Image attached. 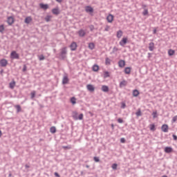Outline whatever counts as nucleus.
Segmentation results:
<instances>
[{
  "label": "nucleus",
  "mask_w": 177,
  "mask_h": 177,
  "mask_svg": "<svg viewBox=\"0 0 177 177\" xmlns=\"http://www.w3.org/2000/svg\"><path fill=\"white\" fill-rule=\"evenodd\" d=\"M67 55V47H64L61 49L60 56L62 59H66Z\"/></svg>",
  "instance_id": "obj_1"
},
{
  "label": "nucleus",
  "mask_w": 177,
  "mask_h": 177,
  "mask_svg": "<svg viewBox=\"0 0 177 177\" xmlns=\"http://www.w3.org/2000/svg\"><path fill=\"white\" fill-rule=\"evenodd\" d=\"M106 20H107L108 23H113V21H114V15L109 14L106 17Z\"/></svg>",
  "instance_id": "obj_2"
},
{
  "label": "nucleus",
  "mask_w": 177,
  "mask_h": 177,
  "mask_svg": "<svg viewBox=\"0 0 177 177\" xmlns=\"http://www.w3.org/2000/svg\"><path fill=\"white\" fill-rule=\"evenodd\" d=\"M7 23L8 26H12L15 23V18L13 17H8L7 19Z\"/></svg>",
  "instance_id": "obj_3"
},
{
  "label": "nucleus",
  "mask_w": 177,
  "mask_h": 177,
  "mask_svg": "<svg viewBox=\"0 0 177 177\" xmlns=\"http://www.w3.org/2000/svg\"><path fill=\"white\" fill-rule=\"evenodd\" d=\"M11 59H19V55L16 51H12L10 54Z\"/></svg>",
  "instance_id": "obj_4"
},
{
  "label": "nucleus",
  "mask_w": 177,
  "mask_h": 177,
  "mask_svg": "<svg viewBox=\"0 0 177 177\" xmlns=\"http://www.w3.org/2000/svg\"><path fill=\"white\" fill-rule=\"evenodd\" d=\"M0 66L1 67H6V66H8V60H6V59L0 60Z\"/></svg>",
  "instance_id": "obj_5"
},
{
  "label": "nucleus",
  "mask_w": 177,
  "mask_h": 177,
  "mask_svg": "<svg viewBox=\"0 0 177 177\" xmlns=\"http://www.w3.org/2000/svg\"><path fill=\"white\" fill-rule=\"evenodd\" d=\"M127 41H128V38L123 37L122 39L120 41V45L121 46H124L127 44Z\"/></svg>",
  "instance_id": "obj_6"
},
{
  "label": "nucleus",
  "mask_w": 177,
  "mask_h": 177,
  "mask_svg": "<svg viewBox=\"0 0 177 177\" xmlns=\"http://www.w3.org/2000/svg\"><path fill=\"white\" fill-rule=\"evenodd\" d=\"M86 88L88 89V91H89L90 92H95V86H93V85L92 84H88L86 86Z\"/></svg>",
  "instance_id": "obj_7"
},
{
  "label": "nucleus",
  "mask_w": 177,
  "mask_h": 177,
  "mask_svg": "<svg viewBox=\"0 0 177 177\" xmlns=\"http://www.w3.org/2000/svg\"><path fill=\"white\" fill-rule=\"evenodd\" d=\"M168 129H169V127L168 124H162V126L161 127V130L162 131V132H168Z\"/></svg>",
  "instance_id": "obj_8"
},
{
  "label": "nucleus",
  "mask_w": 177,
  "mask_h": 177,
  "mask_svg": "<svg viewBox=\"0 0 177 177\" xmlns=\"http://www.w3.org/2000/svg\"><path fill=\"white\" fill-rule=\"evenodd\" d=\"M31 21H32V17H26L25 19L24 23H26V24H30V23H31Z\"/></svg>",
  "instance_id": "obj_9"
},
{
  "label": "nucleus",
  "mask_w": 177,
  "mask_h": 177,
  "mask_svg": "<svg viewBox=\"0 0 177 177\" xmlns=\"http://www.w3.org/2000/svg\"><path fill=\"white\" fill-rule=\"evenodd\" d=\"M85 10L87 13H93V8L91 6H86Z\"/></svg>",
  "instance_id": "obj_10"
},
{
  "label": "nucleus",
  "mask_w": 177,
  "mask_h": 177,
  "mask_svg": "<svg viewBox=\"0 0 177 177\" xmlns=\"http://www.w3.org/2000/svg\"><path fill=\"white\" fill-rule=\"evenodd\" d=\"M39 6L41 9H44V10H46V9H49V6L48 4L40 3Z\"/></svg>",
  "instance_id": "obj_11"
},
{
  "label": "nucleus",
  "mask_w": 177,
  "mask_h": 177,
  "mask_svg": "<svg viewBox=\"0 0 177 177\" xmlns=\"http://www.w3.org/2000/svg\"><path fill=\"white\" fill-rule=\"evenodd\" d=\"M77 34H79L80 37H85L86 32H85V30L81 29L77 32Z\"/></svg>",
  "instance_id": "obj_12"
},
{
  "label": "nucleus",
  "mask_w": 177,
  "mask_h": 177,
  "mask_svg": "<svg viewBox=\"0 0 177 177\" xmlns=\"http://www.w3.org/2000/svg\"><path fill=\"white\" fill-rule=\"evenodd\" d=\"M127 85H128V82L123 80L120 83V88H124V86H127Z\"/></svg>",
  "instance_id": "obj_13"
},
{
  "label": "nucleus",
  "mask_w": 177,
  "mask_h": 177,
  "mask_svg": "<svg viewBox=\"0 0 177 177\" xmlns=\"http://www.w3.org/2000/svg\"><path fill=\"white\" fill-rule=\"evenodd\" d=\"M118 66L121 68H123V67H125V61L124 60H120L118 62Z\"/></svg>",
  "instance_id": "obj_14"
},
{
  "label": "nucleus",
  "mask_w": 177,
  "mask_h": 177,
  "mask_svg": "<svg viewBox=\"0 0 177 177\" xmlns=\"http://www.w3.org/2000/svg\"><path fill=\"white\" fill-rule=\"evenodd\" d=\"M71 50H75L77 49V43L73 42L70 46Z\"/></svg>",
  "instance_id": "obj_15"
},
{
  "label": "nucleus",
  "mask_w": 177,
  "mask_h": 177,
  "mask_svg": "<svg viewBox=\"0 0 177 177\" xmlns=\"http://www.w3.org/2000/svg\"><path fill=\"white\" fill-rule=\"evenodd\" d=\"M52 13L53 14V15H59L60 14V10H59V8H53V10H52Z\"/></svg>",
  "instance_id": "obj_16"
},
{
  "label": "nucleus",
  "mask_w": 177,
  "mask_h": 177,
  "mask_svg": "<svg viewBox=\"0 0 177 177\" xmlns=\"http://www.w3.org/2000/svg\"><path fill=\"white\" fill-rule=\"evenodd\" d=\"M140 93L137 89L133 91V96L134 97H138V96H139Z\"/></svg>",
  "instance_id": "obj_17"
},
{
  "label": "nucleus",
  "mask_w": 177,
  "mask_h": 177,
  "mask_svg": "<svg viewBox=\"0 0 177 177\" xmlns=\"http://www.w3.org/2000/svg\"><path fill=\"white\" fill-rule=\"evenodd\" d=\"M149 49L151 52H153V50H154V43L151 42L149 44Z\"/></svg>",
  "instance_id": "obj_18"
},
{
  "label": "nucleus",
  "mask_w": 177,
  "mask_h": 177,
  "mask_svg": "<svg viewBox=\"0 0 177 177\" xmlns=\"http://www.w3.org/2000/svg\"><path fill=\"white\" fill-rule=\"evenodd\" d=\"M102 92H109V86H106V85H103L102 86Z\"/></svg>",
  "instance_id": "obj_19"
},
{
  "label": "nucleus",
  "mask_w": 177,
  "mask_h": 177,
  "mask_svg": "<svg viewBox=\"0 0 177 177\" xmlns=\"http://www.w3.org/2000/svg\"><path fill=\"white\" fill-rule=\"evenodd\" d=\"M172 151H173V149H172L171 147H166L165 148V151L166 153H172Z\"/></svg>",
  "instance_id": "obj_20"
},
{
  "label": "nucleus",
  "mask_w": 177,
  "mask_h": 177,
  "mask_svg": "<svg viewBox=\"0 0 177 177\" xmlns=\"http://www.w3.org/2000/svg\"><path fill=\"white\" fill-rule=\"evenodd\" d=\"M92 70H93V71H95V72L99 71V66H97V64L93 65Z\"/></svg>",
  "instance_id": "obj_21"
},
{
  "label": "nucleus",
  "mask_w": 177,
  "mask_h": 177,
  "mask_svg": "<svg viewBox=\"0 0 177 177\" xmlns=\"http://www.w3.org/2000/svg\"><path fill=\"white\" fill-rule=\"evenodd\" d=\"M168 55L169 56H174L175 55V50L169 49L168 50Z\"/></svg>",
  "instance_id": "obj_22"
},
{
  "label": "nucleus",
  "mask_w": 177,
  "mask_h": 177,
  "mask_svg": "<svg viewBox=\"0 0 177 177\" xmlns=\"http://www.w3.org/2000/svg\"><path fill=\"white\" fill-rule=\"evenodd\" d=\"M131 67H126L124 68V73L125 74H131Z\"/></svg>",
  "instance_id": "obj_23"
},
{
  "label": "nucleus",
  "mask_w": 177,
  "mask_h": 177,
  "mask_svg": "<svg viewBox=\"0 0 177 177\" xmlns=\"http://www.w3.org/2000/svg\"><path fill=\"white\" fill-rule=\"evenodd\" d=\"M68 83V77L66 76L64 77L63 80H62V84H66Z\"/></svg>",
  "instance_id": "obj_24"
},
{
  "label": "nucleus",
  "mask_w": 177,
  "mask_h": 177,
  "mask_svg": "<svg viewBox=\"0 0 177 177\" xmlns=\"http://www.w3.org/2000/svg\"><path fill=\"white\" fill-rule=\"evenodd\" d=\"M15 86H16V82L12 81L10 83V88L11 89H13L15 88Z\"/></svg>",
  "instance_id": "obj_25"
},
{
  "label": "nucleus",
  "mask_w": 177,
  "mask_h": 177,
  "mask_svg": "<svg viewBox=\"0 0 177 177\" xmlns=\"http://www.w3.org/2000/svg\"><path fill=\"white\" fill-rule=\"evenodd\" d=\"M88 48H89L91 50H93V49H95V44H94V43H89V44H88Z\"/></svg>",
  "instance_id": "obj_26"
},
{
  "label": "nucleus",
  "mask_w": 177,
  "mask_h": 177,
  "mask_svg": "<svg viewBox=\"0 0 177 177\" xmlns=\"http://www.w3.org/2000/svg\"><path fill=\"white\" fill-rule=\"evenodd\" d=\"M122 34H123L122 30H118L117 32V37L121 38V37H122Z\"/></svg>",
  "instance_id": "obj_27"
},
{
  "label": "nucleus",
  "mask_w": 177,
  "mask_h": 177,
  "mask_svg": "<svg viewBox=\"0 0 177 177\" xmlns=\"http://www.w3.org/2000/svg\"><path fill=\"white\" fill-rule=\"evenodd\" d=\"M149 128H150V131H152L153 132L156 131V125H154V124H150Z\"/></svg>",
  "instance_id": "obj_28"
},
{
  "label": "nucleus",
  "mask_w": 177,
  "mask_h": 177,
  "mask_svg": "<svg viewBox=\"0 0 177 177\" xmlns=\"http://www.w3.org/2000/svg\"><path fill=\"white\" fill-rule=\"evenodd\" d=\"M50 132L51 133H56V127H50Z\"/></svg>",
  "instance_id": "obj_29"
},
{
  "label": "nucleus",
  "mask_w": 177,
  "mask_h": 177,
  "mask_svg": "<svg viewBox=\"0 0 177 177\" xmlns=\"http://www.w3.org/2000/svg\"><path fill=\"white\" fill-rule=\"evenodd\" d=\"M111 60H110L109 58H106V59H105V64L106 66H109V65L111 64Z\"/></svg>",
  "instance_id": "obj_30"
},
{
  "label": "nucleus",
  "mask_w": 177,
  "mask_h": 177,
  "mask_svg": "<svg viewBox=\"0 0 177 177\" xmlns=\"http://www.w3.org/2000/svg\"><path fill=\"white\" fill-rule=\"evenodd\" d=\"M15 107L17 109V113H20V111H21V106H20V105H15Z\"/></svg>",
  "instance_id": "obj_31"
},
{
  "label": "nucleus",
  "mask_w": 177,
  "mask_h": 177,
  "mask_svg": "<svg viewBox=\"0 0 177 177\" xmlns=\"http://www.w3.org/2000/svg\"><path fill=\"white\" fill-rule=\"evenodd\" d=\"M71 103H72V104H75V103H77V99H75V97H73L71 99Z\"/></svg>",
  "instance_id": "obj_32"
},
{
  "label": "nucleus",
  "mask_w": 177,
  "mask_h": 177,
  "mask_svg": "<svg viewBox=\"0 0 177 177\" xmlns=\"http://www.w3.org/2000/svg\"><path fill=\"white\" fill-rule=\"evenodd\" d=\"M52 19V16L51 15H47L46 17H45V20L46 21H50V19Z\"/></svg>",
  "instance_id": "obj_33"
},
{
  "label": "nucleus",
  "mask_w": 177,
  "mask_h": 177,
  "mask_svg": "<svg viewBox=\"0 0 177 177\" xmlns=\"http://www.w3.org/2000/svg\"><path fill=\"white\" fill-rule=\"evenodd\" d=\"M143 16H147L149 15V10L145 9L144 11L142 12Z\"/></svg>",
  "instance_id": "obj_34"
},
{
  "label": "nucleus",
  "mask_w": 177,
  "mask_h": 177,
  "mask_svg": "<svg viewBox=\"0 0 177 177\" xmlns=\"http://www.w3.org/2000/svg\"><path fill=\"white\" fill-rule=\"evenodd\" d=\"M136 115H137V117H140V115H142V111H140V109L138 110V111L136 113Z\"/></svg>",
  "instance_id": "obj_35"
},
{
  "label": "nucleus",
  "mask_w": 177,
  "mask_h": 177,
  "mask_svg": "<svg viewBox=\"0 0 177 177\" xmlns=\"http://www.w3.org/2000/svg\"><path fill=\"white\" fill-rule=\"evenodd\" d=\"M5 31V26L3 25L0 26V32H3Z\"/></svg>",
  "instance_id": "obj_36"
},
{
  "label": "nucleus",
  "mask_w": 177,
  "mask_h": 177,
  "mask_svg": "<svg viewBox=\"0 0 177 177\" xmlns=\"http://www.w3.org/2000/svg\"><path fill=\"white\" fill-rule=\"evenodd\" d=\"M35 91H32L30 93L31 99H34L35 97Z\"/></svg>",
  "instance_id": "obj_37"
},
{
  "label": "nucleus",
  "mask_w": 177,
  "mask_h": 177,
  "mask_svg": "<svg viewBox=\"0 0 177 177\" xmlns=\"http://www.w3.org/2000/svg\"><path fill=\"white\" fill-rule=\"evenodd\" d=\"M152 115H153V118H157V111H153V112L152 113Z\"/></svg>",
  "instance_id": "obj_38"
},
{
  "label": "nucleus",
  "mask_w": 177,
  "mask_h": 177,
  "mask_svg": "<svg viewBox=\"0 0 177 177\" xmlns=\"http://www.w3.org/2000/svg\"><path fill=\"white\" fill-rule=\"evenodd\" d=\"M93 160H94V161H95V162H99L100 161V160L99 159V158H97V157H96V156H95V157L93 158Z\"/></svg>",
  "instance_id": "obj_39"
},
{
  "label": "nucleus",
  "mask_w": 177,
  "mask_h": 177,
  "mask_svg": "<svg viewBox=\"0 0 177 177\" xmlns=\"http://www.w3.org/2000/svg\"><path fill=\"white\" fill-rule=\"evenodd\" d=\"M39 60H45V57L43 55H39Z\"/></svg>",
  "instance_id": "obj_40"
},
{
  "label": "nucleus",
  "mask_w": 177,
  "mask_h": 177,
  "mask_svg": "<svg viewBox=\"0 0 177 177\" xmlns=\"http://www.w3.org/2000/svg\"><path fill=\"white\" fill-rule=\"evenodd\" d=\"M78 119L79 120H83L84 119V114L81 113L79 115V117H78Z\"/></svg>",
  "instance_id": "obj_41"
},
{
  "label": "nucleus",
  "mask_w": 177,
  "mask_h": 177,
  "mask_svg": "<svg viewBox=\"0 0 177 177\" xmlns=\"http://www.w3.org/2000/svg\"><path fill=\"white\" fill-rule=\"evenodd\" d=\"M117 167H118V165H117V164H115V163H114V164L112 165V169H117Z\"/></svg>",
  "instance_id": "obj_42"
},
{
  "label": "nucleus",
  "mask_w": 177,
  "mask_h": 177,
  "mask_svg": "<svg viewBox=\"0 0 177 177\" xmlns=\"http://www.w3.org/2000/svg\"><path fill=\"white\" fill-rule=\"evenodd\" d=\"M118 122H119V124H122V122H124V120H122V118H118Z\"/></svg>",
  "instance_id": "obj_43"
},
{
  "label": "nucleus",
  "mask_w": 177,
  "mask_h": 177,
  "mask_svg": "<svg viewBox=\"0 0 177 177\" xmlns=\"http://www.w3.org/2000/svg\"><path fill=\"white\" fill-rule=\"evenodd\" d=\"M107 77H110V75H109V72H105L104 73V77L107 78Z\"/></svg>",
  "instance_id": "obj_44"
},
{
  "label": "nucleus",
  "mask_w": 177,
  "mask_h": 177,
  "mask_svg": "<svg viewBox=\"0 0 177 177\" xmlns=\"http://www.w3.org/2000/svg\"><path fill=\"white\" fill-rule=\"evenodd\" d=\"M173 122H176L177 121V115L174 116L172 119Z\"/></svg>",
  "instance_id": "obj_45"
},
{
  "label": "nucleus",
  "mask_w": 177,
  "mask_h": 177,
  "mask_svg": "<svg viewBox=\"0 0 177 177\" xmlns=\"http://www.w3.org/2000/svg\"><path fill=\"white\" fill-rule=\"evenodd\" d=\"M23 71H24V72L27 71V66H26V65L24 66Z\"/></svg>",
  "instance_id": "obj_46"
},
{
  "label": "nucleus",
  "mask_w": 177,
  "mask_h": 177,
  "mask_svg": "<svg viewBox=\"0 0 177 177\" xmlns=\"http://www.w3.org/2000/svg\"><path fill=\"white\" fill-rule=\"evenodd\" d=\"M120 142H121V143H125V138H122L120 139Z\"/></svg>",
  "instance_id": "obj_47"
},
{
  "label": "nucleus",
  "mask_w": 177,
  "mask_h": 177,
  "mask_svg": "<svg viewBox=\"0 0 177 177\" xmlns=\"http://www.w3.org/2000/svg\"><path fill=\"white\" fill-rule=\"evenodd\" d=\"M63 149H68V150H70V149H71V146H66V147H63Z\"/></svg>",
  "instance_id": "obj_48"
},
{
  "label": "nucleus",
  "mask_w": 177,
  "mask_h": 177,
  "mask_svg": "<svg viewBox=\"0 0 177 177\" xmlns=\"http://www.w3.org/2000/svg\"><path fill=\"white\" fill-rule=\"evenodd\" d=\"M55 176L60 177V175H59V173L55 172Z\"/></svg>",
  "instance_id": "obj_49"
},
{
  "label": "nucleus",
  "mask_w": 177,
  "mask_h": 177,
  "mask_svg": "<svg viewBox=\"0 0 177 177\" xmlns=\"http://www.w3.org/2000/svg\"><path fill=\"white\" fill-rule=\"evenodd\" d=\"M173 139H174V140H177V136H175V135H173Z\"/></svg>",
  "instance_id": "obj_50"
},
{
  "label": "nucleus",
  "mask_w": 177,
  "mask_h": 177,
  "mask_svg": "<svg viewBox=\"0 0 177 177\" xmlns=\"http://www.w3.org/2000/svg\"><path fill=\"white\" fill-rule=\"evenodd\" d=\"M109 28H110L109 26H106V28H105V31H108Z\"/></svg>",
  "instance_id": "obj_51"
},
{
  "label": "nucleus",
  "mask_w": 177,
  "mask_h": 177,
  "mask_svg": "<svg viewBox=\"0 0 177 177\" xmlns=\"http://www.w3.org/2000/svg\"><path fill=\"white\" fill-rule=\"evenodd\" d=\"M57 2H59V3L63 1V0H56Z\"/></svg>",
  "instance_id": "obj_52"
},
{
  "label": "nucleus",
  "mask_w": 177,
  "mask_h": 177,
  "mask_svg": "<svg viewBox=\"0 0 177 177\" xmlns=\"http://www.w3.org/2000/svg\"><path fill=\"white\" fill-rule=\"evenodd\" d=\"M153 34H157V30L156 29L153 30Z\"/></svg>",
  "instance_id": "obj_53"
},
{
  "label": "nucleus",
  "mask_w": 177,
  "mask_h": 177,
  "mask_svg": "<svg viewBox=\"0 0 177 177\" xmlns=\"http://www.w3.org/2000/svg\"><path fill=\"white\" fill-rule=\"evenodd\" d=\"M26 168H30V166H28V165H26Z\"/></svg>",
  "instance_id": "obj_54"
},
{
  "label": "nucleus",
  "mask_w": 177,
  "mask_h": 177,
  "mask_svg": "<svg viewBox=\"0 0 177 177\" xmlns=\"http://www.w3.org/2000/svg\"><path fill=\"white\" fill-rule=\"evenodd\" d=\"M122 108H123V109H125V104H123Z\"/></svg>",
  "instance_id": "obj_55"
},
{
  "label": "nucleus",
  "mask_w": 177,
  "mask_h": 177,
  "mask_svg": "<svg viewBox=\"0 0 177 177\" xmlns=\"http://www.w3.org/2000/svg\"><path fill=\"white\" fill-rule=\"evenodd\" d=\"M2 136V131H0V138Z\"/></svg>",
  "instance_id": "obj_56"
},
{
  "label": "nucleus",
  "mask_w": 177,
  "mask_h": 177,
  "mask_svg": "<svg viewBox=\"0 0 177 177\" xmlns=\"http://www.w3.org/2000/svg\"><path fill=\"white\" fill-rule=\"evenodd\" d=\"M86 168H89V166H86Z\"/></svg>",
  "instance_id": "obj_57"
}]
</instances>
